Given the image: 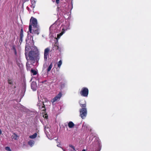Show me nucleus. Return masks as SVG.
<instances>
[{
  "label": "nucleus",
  "instance_id": "obj_1",
  "mask_svg": "<svg viewBox=\"0 0 151 151\" xmlns=\"http://www.w3.org/2000/svg\"><path fill=\"white\" fill-rule=\"evenodd\" d=\"M27 47H25V55L27 61H31V64L34 63L35 62H38L40 59L39 53L38 51H30L27 53L26 51Z\"/></svg>",
  "mask_w": 151,
  "mask_h": 151
},
{
  "label": "nucleus",
  "instance_id": "obj_2",
  "mask_svg": "<svg viewBox=\"0 0 151 151\" xmlns=\"http://www.w3.org/2000/svg\"><path fill=\"white\" fill-rule=\"evenodd\" d=\"M80 105L82 108L80 109V115L83 119H84L87 114L86 103L85 100H81L79 102Z\"/></svg>",
  "mask_w": 151,
  "mask_h": 151
},
{
  "label": "nucleus",
  "instance_id": "obj_3",
  "mask_svg": "<svg viewBox=\"0 0 151 151\" xmlns=\"http://www.w3.org/2000/svg\"><path fill=\"white\" fill-rule=\"evenodd\" d=\"M33 26V27H37L38 26L37 25V19L33 17H31L29 24V31L30 33H32V26Z\"/></svg>",
  "mask_w": 151,
  "mask_h": 151
},
{
  "label": "nucleus",
  "instance_id": "obj_4",
  "mask_svg": "<svg viewBox=\"0 0 151 151\" xmlns=\"http://www.w3.org/2000/svg\"><path fill=\"white\" fill-rule=\"evenodd\" d=\"M96 141L94 142H95V143L96 144V145L93 146V150L92 149L91 151H100L101 147V141L98 139H96Z\"/></svg>",
  "mask_w": 151,
  "mask_h": 151
},
{
  "label": "nucleus",
  "instance_id": "obj_5",
  "mask_svg": "<svg viewBox=\"0 0 151 151\" xmlns=\"http://www.w3.org/2000/svg\"><path fill=\"white\" fill-rule=\"evenodd\" d=\"M88 92L89 90L87 88L83 87L82 88L80 93L82 96L87 97L88 94Z\"/></svg>",
  "mask_w": 151,
  "mask_h": 151
},
{
  "label": "nucleus",
  "instance_id": "obj_6",
  "mask_svg": "<svg viewBox=\"0 0 151 151\" xmlns=\"http://www.w3.org/2000/svg\"><path fill=\"white\" fill-rule=\"evenodd\" d=\"M50 49L49 48H47L45 49L44 52V59L45 61H46L47 60V58L49 56V52Z\"/></svg>",
  "mask_w": 151,
  "mask_h": 151
},
{
  "label": "nucleus",
  "instance_id": "obj_7",
  "mask_svg": "<svg viewBox=\"0 0 151 151\" xmlns=\"http://www.w3.org/2000/svg\"><path fill=\"white\" fill-rule=\"evenodd\" d=\"M62 96V94L61 92H60L53 99L51 100V101L52 103H54L55 102L57 101L58 100H59Z\"/></svg>",
  "mask_w": 151,
  "mask_h": 151
},
{
  "label": "nucleus",
  "instance_id": "obj_8",
  "mask_svg": "<svg viewBox=\"0 0 151 151\" xmlns=\"http://www.w3.org/2000/svg\"><path fill=\"white\" fill-rule=\"evenodd\" d=\"M33 31L32 33V34H37V35H38L39 34V30L40 28L39 26H37V27H33Z\"/></svg>",
  "mask_w": 151,
  "mask_h": 151
},
{
  "label": "nucleus",
  "instance_id": "obj_9",
  "mask_svg": "<svg viewBox=\"0 0 151 151\" xmlns=\"http://www.w3.org/2000/svg\"><path fill=\"white\" fill-rule=\"evenodd\" d=\"M31 61H27V62L26 64V67L27 69V70H30L31 68H32V66H31V65H33V64H31Z\"/></svg>",
  "mask_w": 151,
  "mask_h": 151
},
{
  "label": "nucleus",
  "instance_id": "obj_10",
  "mask_svg": "<svg viewBox=\"0 0 151 151\" xmlns=\"http://www.w3.org/2000/svg\"><path fill=\"white\" fill-rule=\"evenodd\" d=\"M23 36L24 35L23 34V29L22 28L21 29L20 33V40L19 42L20 43H21L22 41V39Z\"/></svg>",
  "mask_w": 151,
  "mask_h": 151
},
{
  "label": "nucleus",
  "instance_id": "obj_11",
  "mask_svg": "<svg viewBox=\"0 0 151 151\" xmlns=\"http://www.w3.org/2000/svg\"><path fill=\"white\" fill-rule=\"evenodd\" d=\"M37 85L35 82H32L31 84V88L33 91H35L36 89Z\"/></svg>",
  "mask_w": 151,
  "mask_h": 151
},
{
  "label": "nucleus",
  "instance_id": "obj_12",
  "mask_svg": "<svg viewBox=\"0 0 151 151\" xmlns=\"http://www.w3.org/2000/svg\"><path fill=\"white\" fill-rule=\"evenodd\" d=\"M30 0L31 3V7L32 8L34 9L35 6L36 1L35 0Z\"/></svg>",
  "mask_w": 151,
  "mask_h": 151
},
{
  "label": "nucleus",
  "instance_id": "obj_13",
  "mask_svg": "<svg viewBox=\"0 0 151 151\" xmlns=\"http://www.w3.org/2000/svg\"><path fill=\"white\" fill-rule=\"evenodd\" d=\"M52 66H53V64H52V62L50 63V65L48 66V68L47 70V73L50 71L51 68L52 67Z\"/></svg>",
  "mask_w": 151,
  "mask_h": 151
},
{
  "label": "nucleus",
  "instance_id": "obj_14",
  "mask_svg": "<svg viewBox=\"0 0 151 151\" xmlns=\"http://www.w3.org/2000/svg\"><path fill=\"white\" fill-rule=\"evenodd\" d=\"M74 125V124L72 122H70L68 123V126L70 128H73Z\"/></svg>",
  "mask_w": 151,
  "mask_h": 151
},
{
  "label": "nucleus",
  "instance_id": "obj_15",
  "mask_svg": "<svg viewBox=\"0 0 151 151\" xmlns=\"http://www.w3.org/2000/svg\"><path fill=\"white\" fill-rule=\"evenodd\" d=\"M37 134L36 133H35L33 135H31L29 136V137L32 139H34L37 136Z\"/></svg>",
  "mask_w": 151,
  "mask_h": 151
},
{
  "label": "nucleus",
  "instance_id": "obj_16",
  "mask_svg": "<svg viewBox=\"0 0 151 151\" xmlns=\"http://www.w3.org/2000/svg\"><path fill=\"white\" fill-rule=\"evenodd\" d=\"M64 29H63L62 30V32L60 33L59 34H58L57 35V38H59L60 37V36L62 35L64 33Z\"/></svg>",
  "mask_w": 151,
  "mask_h": 151
},
{
  "label": "nucleus",
  "instance_id": "obj_17",
  "mask_svg": "<svg viewBox=\"0 0 151 151\" xmlns=\"http://www.w3.org/2000/svg\"><path fill=\"white\" fill-rule=\"evenodd\" d=\"M31 72L32 73V74L33 75H35L37 74V71L35 70H33L32 69L30 70Z\"/></svg>",
  "mask_w": 151,
  "mask_h": 151
},
{
  "label": "nucleus",
  "instance_id": "obj_18",
  "mask_svg": "<svg viewBox=\"0 0 151 151\" xmlns=\"http://www.w3.org/2000/svg\"><path fill=\"white\" fill-rule=\"evenodd\" d=\"M34 142L33 140H30L28 142V143L29 145L32 146L34 144Z\"/></svg>",
  "mask_w": 151,
  "mask_h": 151
},
{
  "label": "nucleus",
  "instance_id": "obj_19",
  "mask_svg": "<svg viewBox=\"0 0 151 151\" xmlns=\"http://www.w3.org/2000/svg\"><path fill=\"white\" fill-rule=\"evenodd\" d=\"M62 64V61L60 60L58 63V67L59 68V69L60 68V66Z\"/></svg>",
  "mask_w": 151,
  "mask_h": 151
},
{
  "label": "nucleus",
  "instance_id": "obj_20",
  "mask_svg": "<svg viewBox=\"0 0 151 151\" xmlns=\"http://www.w3.org/2000/svg\"><path fill=\"white\" fill-rule=\"evenodd\" d=\"M12 138L15 140H17L18 136L15 133H14L12 136Z\"/></svg>",
  "mask_w": 151,
  "mask_h": 151
},
{
  "label": "nucleus",
  "instance_id": "obj_21",
  "mask_svg": "<svg viewBox=\"0 0 151 151\" xmlns=\"http://www.w3.org/2000/svg\"><path fill=\"white\" fill-rule=\"evenodd\" d=\"M43 106L41 107V109H42V108H44V109L42 110V111H44V112H45L46 111V109L45 108V105H44L43 102Z\"/></svg>",
  "mask_w": 151,
  "mask_h": 151
},
{
  "label": "nucleus",
  "instance_id": "obj_22",
  "mask_svg": "<svg viewBox=\"0 0 151 151\" xmlns=\"http://www.w3.org/2000/svg\"><path fill=\"white\" fill-rule=\"evenodd\" d=\"M69 147H70L71 148V150H75V147L73 145H69Z\"/></svg>",
  "mask_w": 151,
  "mask_h": 151
},
{
  "label": "nucleus",
  "instance_id": "obj_23",
  "mask_svg": "<svg viewBox=\"0 0 151 151\" xmlns=\"http://www.w3.org/2000/svg\"><path fill=\"white\" fill-rule=\"evenodd\" d=\"M5 149L6 150L8 151H12L11 149L9 147H5Z\"/></svg>",
  "mask_w": 151,
  "mask_h": 151
},
{
  "label": "nucleus",
  "instance_id": "obj_24",
  "mask_svg": "<svg viewBox=\"0 0 151 151\" xmlns=\"http://www.w3.org/2000/svg\"><path fill=\"white\" fill-rule=\"evenodd\" d=\"M8 83L9 84H12L13 83V82L12 81V80L8 79Z\"/></svg>",
  "mask_w": 151,
  "mask_h": 151
},
{
  "label": "nucleus",
  "instance_id": "obj_25",
  "mask_svg": "<svg viewBox=\"0 0 151 151\" xmlns=\"http://www.w3.org/2000/svg\"><path fill=\"white\" fill-rule=\"evenodd\" d=\"M11 49L13 51L16 49L15 47V45H13L12 46V48H11Z\"/></svg>",
  "mask_w": 151,
  "mask_h": 151
},
{
  "label": "nucleus",
  "instance_id": "obj_26",
  "mask_svg": "<svg viewBox=\"0 0 151 151\" xmlns=\"http://www.w3.org/2000/svg\"><path fill=\"white\" fill-rule=\"evenodd\" d=\"M65 85V83H61V87L62 88L64 87Z\"/></svg>",
  "mask_w": 151,
  "mask_h": 151
},
{
  "label": "nucleus",
  "instance_id": "obj_27",
  "mask_svg": "<svg viewBox=\"0 0 151 151\" xmlns=\"http://www.w3.org/2000/svg\"><path fill=\"white\" fill-rule=\"evenodd\" d=\"M43 117L46 119H47L48 116L47 114H45L43 115Z\"/></svg>",
  "mask_w": 151,
  "mask_h": 151
},
{
  "label": "nucleus",
  "instance_id": "obj_28",
  "mask_svg": "<svg viewBox=\"0 0 151 151\" xmlns=\"http://www.w3.org/2000/svg\"><path fill=\"white\" fill-rule=\"evenodd\" d=\"M13 51L14 52L15 55L16 56H17V53L16 50H16H14Z\"/></svg>",
  "mask_w": 151,
  "mask_h": 151
},
{
  "label": "nucleus",
  "instance_id": "obj_29",
  "mask_svg": "<svg viewBox=\"0 0 151 151\" xmlns=\"http://www.w3.org/2000/svg\"><path fill=\"white\" fill-rule=\"evenodd\" d=\"M57 45H58V43L57 42H56V43H55L54 44V46H57V47H58V46H57Z\"/></svg>",
  "mask_w": 151,
  "mask_h": 151
},
{
  "label": "nucleus",
  "instance_id": "obj_30",
  "mask_svg": "<svg viewBox=\"0 0 151 151\" xmlns=\"http://www.w3.org/2000/svg\"><path fill=\"white\" fill-rule=\"evenodd\" d=\"M60 0H56V2L57 4H58L59 3Z\"/></svg>",
  "mask_w": 151,
  "mask_h": 151
},
{
  "label": "nucleus",
  "instance_id": "obj_31",
  "mask_svg": "<svg viewBox=\"0 0 151 151\" xmlns=\"http://www.w3.org/2000/svg\"><path fill=\"white\" fill-rule=\"evenodd\" d=\"M57 143H58V144H59V145H60V143L59 142H58V141L57 142Z\"/></svg>",
  "mask_w": 151,
  "mask_h": 151
},
{
  "label": "nucleus",
  "instance_id": "obj_32",
  "mask_svg": "<svg viewBox=\"0 0 151 151\" xmlns=\"http://www.w3.org/2000/svg\"><path fill=\"white\" fill-rule=\"evenodd\" d=\"M2 133V132L1 130L0 129V134H1Z\"/></svg>",
  "mask_w": 151,
  "mask_h": 151
},
{
  "label": "nucleus",
  "instance_id": "obj_33",
  "mask_svg": "<svg viewBox=\"0 0 151 151\" xmlns=\"http://www.w3.org/2000/svg\"><path fill=\"white\" fill-rule=\"evenodd\" d=\"M59 145H59V144H58L57 145V146L58 147H60L59 146Z\"/></svg>",
  "mask_w": 151,
  "mask_h": 151
},
{
  "label": "nucleus",
  "instance_id": "obj_34",
  "mask_svg": "<svg viewBox=\"0 0 151 151\" xmlns=\"http://www.w3.org/2000/svg\"><path fill=\"white\" fill-rule=\"evenodd\" d=\"M82 151H86V150L85 149H83L82 150Z\"/></svg>",
  "mask_w": 151,
  "mask_h": 151
},
{
  "label": "nucleus",
  "instance_id": "obj_35",
  "mask_svg": "<svg viewBox=\"0 0 151 151\" xmlns=\"http://www.w3.org/2000/svg\"><path fill=\"white\" fill-rule=\"evenodd\" d=\"M58 139H55V140L57 142V141H58Z\"/></svg>",
  "mask_w": 151,
  "mask_h": 151
},
{
  "label": "nucleus",
  "instance_id": "obj_36",
  "mask_svg": "<svg viewBox=\"0 0 151 151\" xmlns=\"http://www.w3.org/2000/svg\"><path fill=\"white\" fill-rule=\"evenodd\" d=\"M26 0V1H29V0Z\"/></svg>",
  "mask_w": 151,
  "mask_h": 151
}]
</instances>
